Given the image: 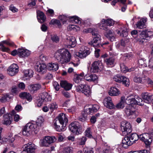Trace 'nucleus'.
<instances>
[{
  "instance_id": "f257e3e1",
  "label": "nucleus",
  "mask_w": 153,
  "mask_h": 153,
  "mask_svg": "<svg viewBox=\"0 0 153 153\" xmlns=\"http://www.w3.org/2000/svg\"><path fill=\"white\" fill-rule=\"evenodd\" d=\"M68 121L66 115L63 113H60L56 118V120L53 121L54 128L58 131H64L65 130Z\"/></svg>"
},
{
  "instance_id": "f03ea898",
  "label": "nucleus",
  "mask_w": 153,
  "mask_h": 153,
  "mask_svg": "<svg viewBox=\"0 0 153 153\" xmlns=\"http://www.w3.org/2000/svg\"><path fill=\"white\" fill-rule=\"evenodd\" d=\"M71 55L67 49L62 48L58 50L55 54V57L58 62L64 64L70 61Z\"/></svg>"
},
{
  "instance_id": "7ed1b4c3",
  "label": "nucleus",
  "mask_w": 153,
  "mask_h": 153,
  "mask_svg": "<svg viewBox=\"0 0 153 153\" xmlns=\"http://www.w3.org/2000/svg\"><path fill=\"white\" fill-rule=\"evenodd\" d=\"M39 127L35 121L29 123L22 129V133L23 135L25 136L29 135L32 131H34L36 134L39 131Z\"/></svg>"
},
{
  "instance_id": "20e7f679",
  "label": "nucleus",
  "mask_w": 153,
  "mask_h": 153,
  "mask_svg": "<svg viewBox=\"0 0 153 153\" xmlns=\"http://www.w3.org/2000/svg\"><path fill=\"white\" fill-rule=\"evenodd\" d=\"M153 36V32L147 30L146 29L141 31L137 38L136 40L139 44H142L144 42H147L148 37H151Z\"/></svg>"
},
{
  "instance_id": "39448f33",
  "label": "nucleus",
  "mask_w": 153,
  "mask_h": 153,
  "mask_svg": "<svg viewBox=\"0 0 153 153\" xmlns=\"http://www.w3.org/2000/svg\"><path fill=\"white\" fill-rule=\"evenodd\" d=\"M126 104H131L135 107L136 104L142 105L144 104V101L138 97H134L132 95L128 96L126 99L125 101Z\"/></svg>"
},
{
  "instance_id": "423d86ee",
  "label": "nucleus",
  "mask_w": 153,
  "mask_h": 153,
  "mask_svg": "<svg viewBox=\"0 0 153 153\" xmlns=\"http://www.w3.org/2000/svg\"><path fill=\"white\" fill-rule=\"evenodd\" d=\"M70 130L74 134L78 135L81 133L82 126L77 121H74L69 126Z\"/></svg>"
},
{
  "instance_id": "0eeeda50",
  "label": "nucleus",
  "mask_w": 153,
  "mask_h": 153,
  "mask_svg": "<svg viewBox=\"0 0 153 153\" xmlns=\"http://www.w3.org/2000/svg\"><path fill=\"white\" fill-rule=\"evenodd\" d=\"M56 140V138L55 136H45L40 140V144L42 146L48 147Z\"/></svg>"
},
{
  "instance_id": "6e6552de",
  "label": "nucleus",
  "mask_w": 153,
  "mask_h": 153,
  "mask_svg": "<svg viewBox=\"0 0 153 153\" xmlns=\"http://www.w3.org/2000/svg\"><path fill=\"white\" fill-rule=\"evenodd\" d=\"M127 105L125 109V112L126 115L129 118L134 117L133 115L136 112L135 107L131 104H127Z\"/></svg>"
},
{
  "instance_id": "1a4fd4ad",
  "label": "nucleus",
  "mask_w": 153,
  "mask_h": 153,
  "mask_svg": "<svg viewBox=\"0 0 153 153\" xmlns=\"http://www.w3.org/2000/svg\"><path fill=\"white\" fill-rule=\"evenodd\" d=\"M76 90L77 92H82L87 97L89 96L91 94L90 87L86 85H79L76 87Z\"/></svg>"
},
{
  "instance_id": "9d476101",
  "label": "nucleus",
  "mask_w": 153,
  "mask_h": 153,
  "mask_svg": "<svg viewBox=\"0 0 153 153\" xmlns=\"http://www.w3.org/2000/svg\"><path fill=\"white\" fill-rule=\"evenodd\" d=\"M51 97L46 92H43L40 94L39 99L37 100V105L41 106L44 102L50 101L51 100Z\"/></svg>"
},
{
  "instance_id": "9b49d317",
  "label": "nucleus",
  "mask_w": 153,
  "mask_h": 153,
  "mask_svg": "<svg viewBox=\"0 0 153 153\" xmlns=\"http://www.w3.org/2000/svg\"><path fill=\"white\" fill-rule=\"evenodd\" d=\"M99 108V106L97 104L87 105L84 107V112L88 114H92L97 112Z\"/></svg>"
},
{
  "instance_id": "f8f14e48",
  "label": "nucleus",
  "mask_w": 153,
  "mask_h": 153,
  "mask_svg": "<svg viewBox=\"0 0 153 153\" xmlns=\"http://www.w3.org/2000/svg\"><path fill=\"white\" fill-rule=\"evenodd\" d=\"M113 79L116 82L119 83L122 82L126 86H128L130 84L129 80L128 78L120 75L118 74L114 76Z\"/></svg>"
},
{
  "instance_id": "ddd939ff",
  "label": "nucleus",
  "mask_w": 153,
  "mask_h": 153,
  "mask_svg": "<svg viewBox=\"0 0 153 153\" xmlns=\"http://www.w3.org/2000/svg\"><path fill=\"white\" fill-rule=\"evenodd\" d=\"M92 35L94 36L93 40L88 43V44L93 46H97L99 45L101 43V36L98 34L97 31H92Z\"/></svg>"
},
{
  "instance_id": "4468645a",
  "label": "nucleus",
  "mask_w": 153,
  "mask_h": 153,
  "mask_svg": "<svg viewBox=\"0 0 153 153\" xmlns=\"http://www.w3.org/2000/svg\"><path fill=\"white\" fill-rule=\"evenodd\" d=\"M90 49L87 47L82 46L80 49V52L76 53V55L80 58H84L90 54Z\"/></svg>"
},
{
  "instance_id": "2eb2a0df",
  "label": "nucleus",
  "mask_w": 153,
  "mask_h": 153,
  "mask_svg": "<svg viewBox=\"0 0 153 153\" xmlns=\"http://www.w3.org/2000/svg\"><path fill=\"white\" fill-rule=\"evenodd\" d=\"M121 129L123 134L125 135L128 134L131 131V127L130 123L126 121H123L121 123Z\"/></svg>"
},
{
  "instance_id": "dca6fc26",
  "label": "nucleus",
  "mask_w": 153,
  "mask_h": 153,
  "mask_svg": "<svg viewBox=\"0 0 153 153\" xmlns=\"http://www.w3.org/2000/svg\"><path fill=\"white\" fill-rule=\"evenodd\" d=\"M140 140L144 142L146 147H149L152 141V138L149 134L145 133L140 135Z\"/></svg>"
},
{
  "instance_id": "f3484780",
  "label": "nucleus",
  "mask_w": 153,
  "mask_h": 153,
  "mask_svg": "<svg viewBox=\"0 0 153 153\" xmlns=\"http://www.w3.org/2000/svg\"><path fill=\"white\" fill-rule=\"evenodd\" d=\"M35 147L34 144L31 143L26 144L23 147V150L22 153H34Z\"/></svg>"
},
{
  "instance_id": "a211bd4d",
  "label": "nucleus",
  "mask_w": 153,
  "mask_h": 153,
  "mask_svg": "<svg viewBox=\"0 0 153 153\" xmlns=\"http://www.w3.org/2000/svg\"><path fill=\"white\" fill-rule=\"evenodd\" d=\"M103 67L102 63L100 61H95L92 64L91 70L93 73H96L99 70H101Z\"/></svg>"
},
{
  "instance_id": "6ab92c4d",
  "label": "nucleus",
  "mask_w": 153,
  "mask_h": 153,
  "mask_svg": "<svg viewBox=\"0 0 153 153\" xmlns=\"http://www.w3.org/2000/svg\"><path fill=\"white\" fill-rule=\"evenodd\" d=\"M18 71V66L16 64H13L9 67L7 72L10 75L12 76L16 74Z\"/></svg>"
},
{
  "instance_id": "aec40b11",
  "label": "nucleus",
  "mask_w": 153,
  "mask_h": 153,
  "mask_svg": "<svg viewBox=\"0 0 153 153\" xmlns=\"http://www.w3.org/2000/svg\"><path fill=\"white\" fill-rule=\"evenodd\" d=\"M141 95L144 102L148 104H150L152 102L153 95L148 92H144Z\"/></svg>"
},
{
  "instance_id": "412c9836",
  "label": "nucleus",
  "mask_w": 153,
  "mask_h": 153,
  "mask_svg": "<svg viewBox=\"0 0 153 153\" xmlns=\"http://www.w3.org/2000/svg\"><path fill=\"white\" fill-rule=\"evenodd\" d=\"M35 68L37 72L42 74L45 73L47 71V66L43 63L39 64L37 63Z\"/></svg>"
},
{
  "instance_id": "4be33fe9",
  "label": "nucleus",
  "mask_w": 153,
  "mask_h": 153,
  "mask_svg": "<svg viewBox=\"0 0 153 153\" xmlns=\"http://www.w3.org/2000/svg\"><path fill=\"white\" fill-rule=\"evenodd\" d=\"M4 44L10 46H13L14 43L13 42L7 40L1 42L0 43V48L3 51H8L10 50L9 48L5 46Z\"/></svg>"
},
{
  "instance_id": "5701e85b",
  "label": "nucleus",
  "mask_w": 153,
  "mask_h": 153,
  "mask_svg": "<svg viewBox=\"0 0 153 153\" xmlns=\"http://www.w3.org/2000/svg\"><path fill=\"white\" fill-rule=\"evenodd\" d=\"M103 103L105 106L109 109H112L114 107L110 97H108L105 98L103 101Z\"/></svg>"
},
{
  "instance_id": "b1692460",
  "label": "nucleus",
  "mask_w": 153,
  "mask_h": 153,
  "mask_svg": "<svg viewBox=\"0 0 153 153\" xmlns=\"http://www.w3.org/2000/svg\"><path fill=\"white\" fill-rule=\"evenodd\" d=\"M147 19L146 18H143L138 20L135 24L137 28L142 29L146 27V22Z\"/></svg>"
},
{
  "instance_id": "393cba45",
  "label": "nucleus",
  "mask_w": 153,
  "mask_h": 153,
  "mask_svg": "<svg viewBox=\"0 0 153 153\" xmlns=\"http://www.w3.org/2000/svg\"><path fill=\"white\" fill-rule=\"evenodd\" d=\"M66 42L67 46L69 48L74 47L76 45V39L74 37H68L67 38Z\"/></svg>"
},
{
  "instance_id": "a878e982",
  "label": "nucleus",
  "mask_w": 153,
  "mask_h": 153,
  "mask_svg": "<svg viewBox=\"0 0 153 153\" xmlns=\"http://www.w3.org/2000/svg\"><path fill=\"white\" fill-rule=\"evenodd\" d=\"M133 141L131 140L129 137H125L122 140L123 147L125 148H127L133 144Z\"/></svg>"
},
{
  "instance_id": "bb28decb",
  "label": "nucleus",
  "mask_w": 153,
  "mask_h": 153,
  "mask_svg": "<svg viewBox=\"0 0 153 153\" xmlns=\"http://www.w3.org/2000/svg\"><path fill=\"white\" fill-rule=\"evenodd\" d=\"M117 33L118 35L123 37H126L128 35L127 29L124 25H122L119 28Z\"/></svg>"
},
{
  "instance_id": "cd10ccee",
  "label": "nucleus",
  "mask_w": 153,
  "mask_h": 153,
  "mask_svg": "<svg viewBox=\"0 0 153 153\" xmlns=\"http://www.w3.org/2000/svg\"><path fill=\"white\" fill-rule=\"evenodd\" d=\"M146 76L139 75L135 76L133 79L134 82L138 83L144 84L145 83Z\"/></svg>"
},
{
  "instance_id": "c85d7f7f",
  "label": "nucleus",
  "mask_w": 153,
  "mask_h": 153,
  "mask_svg": "<svg viewBox=\"0 0 153 153\" xmlns=\"http://www.w3.org/2000/svg\"><path fill=\"white\" fill-rule=\"evenodd\" d=\"M18 52L19 56L22 57H27L30 54V51L28 50L23 48L18 49Z\"/></svg>"
},
{
  "instance_id": "c756f323",
  "label": "nucleus",
  "mask_w": 153,
  "mask_h": 153,
  "mask_svg": "<svg viewBox=\"0 0 153 153\" xmlns=\"http://www.w3.org/2000/svg\"><path fill=\"white\" fill-rule=\"evenodd\" d=\"M84 78L87 81L90 82L95 81L97 79V76L96 75L91 74H85Z\"/></svg>"
},
{
  "instance_id": "7c9ffc66",
  "label": "nucleus",
  "mask_w": 153,
  "mask_h": 153,
  "mask_svg": "<svg viewBox=\"0 0 153 153\" xmlns=\"http://www.w3.org/2000/svg\"><path fill=\"white\" fill-rule=\"evenodd\" d=\"M105 36L111 41L113 42L115 39L114 34L113 32L111 30H107L105 34Z\"/></svg>"
},
{
  "instance_id": "2f4dec72",
  "label": "nucleus",
  "mask_w": 153,
  "mask_h": 153,
  "mask_svg": "<svg viewBox=\"0 0 153 153\" xmlns=\"http://www.w3.org/2000/svg\"><path fill=\"white\" fill-rule=\"evenodd\" d=\"M19 96L22 99H26L29 102L31 101L32 99V97L30 94L26 92L20 93Z\"/></svg>"
},
{
  "instance_id": "473e14b6",
  "label": "nucleus",
  "mask_w": 153,
  "mask_h": 153,
  "mask_svg": "<svg viewBox=\"0 0 153 153\" xmlns=\"http://www.w3.org/2000/svg\"><path fill=\"white\" fill-rule=\"evenodd\" d=\"M115 58L112 57L105 59L104 61L106 64L109 67H113L115 64Z\"/></svg>"
},
{
  "instance_id": "72a5a7b5",
  "label": "nucleus",
  "mask_w": 153,
  "mask_h": 153,
  "mask_svg": "<svg viewBox=\"0 0 153 153\" xmlns=\"http://www.w3.org/2000/svg\"><path fill=\"white\" fill-rule=\"evenodd\" d=\"M42 88L41 85L39 83L35 84L30 85L29 86V89L32 92H34L37 91Z\"/></svg>"
},
{
  "instance_id": "f704fd0d",
  "label": "nucleus",
  "mask_w": 153,
  "mask_h": 153,
  "mask_svg": "<svg viewBox=\"0 0 153 153\" xmlns=\"http://www.w3.org/2000/svg\"><path fill=\"white\" fill-rule=\"evenodd\" d=\"M62 87L64 88L66 90H69L72 87V84L68 83L65 81H62L60 82Z\"/></svg>"
},
{
  "instance_id": "c9c22d12",
  "label": "nucleus",
  "mask_w": 153,
  "mask_h": 153,
  "mask_svg": "<svg viewBox=\"0 0 153 153\" xmlns=\"http://www.w3.org/2000/svg\"><path fill=\"white\" fill-rule=\"evenodd\" d=\"M37 17L38 21L41 23L43 22L46 19V16L44 13L41 11L37 12Z\"/></svg>"
},
{
  "instance_id": "e433bc0d",
  "label": "nucleus",
  "mask_w": 153,
  "mask_h": 153,
  "mask_svg": "<svg viewBox=\"0 0 153 153\" xmlns=\"http://www.w3.org/2000/svg\"><path fill=\"white\" fill-rule=\"evenodd\" d=\"M109 95L111 96H117L120 94V91L117 88L112 87L108 92Z\"/></svg>"
},
{
  "instance_id": "4c0bfd02",
  "label": "nucleus",
  "mask_w": 153,
  "mask_h": 153,
  "mask_svg": "<svg viewBox=\"0 0 153 153\" xmlns=\"http://www.w3.org/2000/svg\"><path fill=\"white\" fill-rule=\"evenodd\" d=\"M48 69L53 71H56L59 68V67L57 63H49L48 65Z\"/></svg>"
},
{
  "instance_id": "58836bf2",
  "label": "nucleus",
  "mask_w": 153,
  "mask_h": 153,
  "mask_svg": "<svg viewBox=\"0 0 153 153\" xmlns=\"http://www.w3.org/2000/svg\"><path fill=\"white\" fill-rule=\"evenodd\" d=\"M124 96H122L121 98L120 101L117 103L116 105V107L117 108H122L124 107V103L125 102L126 100Z\"/></svg>"
},
{
  "instance_id": "ea45409f",
  "label": "nucleus",
  "mask_w": 153,
  "mask_h": 153,
  "mask_svg": "<svg viewBox=\"0 0 153 153\" xmlns=\"http://www.w3.org/2000/svg\"><path fill=\"white\" fill-rule=\"evenodd\" d=\"M146 60H144L143 59H138L137 64L138 67L140 68H144V67L147 66Z\"/></svg>"
},
{
  "instance_id": "a19ab883",
  "label": "nucleus",
  "mask_w": 153,
  "mask_h": 153,
  "mask_svg": "<svg viewBox=\"0 0 153 153\" xmlns=\"http://www.w3.org/2000/svg\"><path fill=\"white\" fill-rule=\"evenodd\" d=\"M69 19L70 21L76 24H80L81 22L80 19L76 16H70Z\"/></svg>"
},
{
  "instance_id": "79ce46f5",
  "label": "nucleus",
  "mask_w": 153,
  "mask_h": 153,
  "mask_svg": "<svg viewBox=\"0 0 153 153\" xmlns=\"http://www.w3.org/2000/svg\"><path fill=\"white\" fill-rule=\"evenodd\" d=\"M120 68L122 72L124 73H126L128 71L131 72L133 71L134 70V68L128 69L127 67L126 66L123 64H120Z\"/></svg>"
},
{
  "instance_id": "37998d69",
  "label": "nucleus",
  "mask_w": 153,
  "mask_h": 153,
  "mask_svg": "<svg viewBox=\"0 0 153 153\" xmlns=\"http://www.w3.org/2000/svg\"><path fill=\"white\" fill-rule=\"evenodd\" d=\"M129 137L131 140L132 141H133V143H135L136 141H137L139 139H140V135L138 136V135L136 133L132 134Z\"/></svg>"
},
{
  "instance_id": "c03bdc74",
  "label": "nucleus",
  "mask_w": 153,
  "mask_h": 153,
  "mask_svg": "<svg viewBox=\"0 0 153 153\" xmlns=\"http://www.w3.org/2000/svg\"><path fill=\"white\" fill-rule=\"evenodd\" d=\"M33 72L32 70H25L24 71V75L26 77L30 78L32 77Z\"/></svg>"
},
{
  "instance_id": "a18cd8bd",
  "label": "nucleus",
  "mask_w": 153,
  "mask_h": 153,
  "mask_svg": "<svg viewBox=\"0 0 153 153\" xmlns=\"http://www.w3.org/2000/svg\"><path fill=\"white\" fill-rule=\"evenodd\" d=\"M73 149V148L71 147H65L60 153H72Z\"/></svg>"
},
{
  "instance_id": "49530a36",
  "label": "nucleus",
  "mask_w": 153,
  "mask_h": 153,
  "mask_svg": "<svg viewBox=\"0 0 153 153\" xmlns=\"http://www.w3.org/2000/svg\"><path fill=\"white\" fill-rule=\"evenodd\" d=\"M44 121V119L41 116H39L37 119V120L36 122L40 127L42 125V124Z\"/></svg>"
},
{
  "instance_id": "de8ad7c7",
  "label": "nucleus",
  "mask_w": 153,
  "mask_h": 153,
  "mask_svg": "<svg viewBox=\"0 0 153 153\" xmlns=\"http://www.w3.org/2000/svg\"><path fill=\"white\" fill-rule=\"evenodd\" d=\"M91 130L90 128H88L87 129L85 132V136L89 138L92 137V132L91 131Z\"/></svg>"
},
{
  "instance_id": "09e8293b",
  "label": "nucleus",
  "mask_w": 153,
  "mask_h": 153,
  "mask_svg": "<svg viewBox=\"0 0 153 153\" xmlns=\"http://www.w3.org/2000/svg\"><path fill=\"white\" fill-rule=\"evenodd\" d=\"M106 23V20L104 19H102L100 24H99V27L100 29L105 30L106 29V27H104L105 25V23Z\"/></svg>"
},
{
  "instance_id": "8fccbe9b",
  "label": "nucleus",
  "mask_w": 153,
  "mask_h": 153,
  "mask_svg": "<svg viewBox=\"0 0 153 153\" xmlns=\"http://www.w3.org/2000/svg\"><path fill=\"white\" fill-rule=\"evenodd\" d=\"M51 39L53 42L56 43L58 42L59 41L58 37L55 34H53L51 35Z\"/></svg>"
},
{
  "instance_id": "3c124183",
  "label": "nucleus",
  "mask_w": 153,
  "mask_h": 153,
  "mask_svg": "<svg viewBox=\"0 0 153 153\" xmlns=\"http://www.w3.org/2000/svg\"><path fill=\"white\" fill-rule=\"evenodd\" d=\"M59 19L63 22V24H64V23H65L66 22L68 19H69L70 16L67 17L64 15H60L59 16Z\"/></svg>"
},
{
  "instance_id": "603ef678",
  "label": "nucleus",
  "mask_w": 153,
  "mask_h": 153,
  "mask_svg": "<svg viewBox=\"0 0 153 153\" xmlns=\"http://www.w3.org/2000/svg\"><path fill=\"white\" fill-rule=\"evenodd\" d=\"M146 82L149 85V86L151 87H153V81L150 78L146 77Z\"/></svg>"
},
{
  "instance_id": "864d4df0",
  "label": "nucleus",
  "mask_w": 153,
  "mask_h": 153,
  "mask_svg": "<svg viewBox=\"0 0 153 153\" xmlns=\"http://www.w3.org/2000/svg\"><path fill=\"white\" fill-rule=\"evenodd\" d=\"M9 99V97L7 95H3L2 96L0 97V101L1 102H6Z\"/></svg>"
},
{
  "instance_id": "5fc2aeb1",
  "label": "nucleus",
  "mask_w": 153,
  "mask_h": 153,
  "mask_svg": "<svg viewBox=\"0 0 153 153\" xmlns=\"http://www.w3.org/2000/svg\"><path fill=\"white\" fill-rule=\"evenodd\" d=\"M58 105L55 102L52 103L49 106V108L51 110H53L58 108Z\"/></svg>"
},
{
  "instance_id": "6e6d98bb",
  "label": "nucleus",
  "mask_w": 153,
  "mask_h": 153,
  "mask_svg": "<svg viewBox=\"0 0 153 153\" xmlns=\"http://www.w3.org/2000/svg\"><path fill=\"white\" fill-rule=\"evenodd\" d=\"M10 120V121H12L13 120V117H12L11 114H7L4 116V120Z\"/></svg>"
},
{
  "instance_id": "4d7b16f0",
  "label": "nucleus",
  "mask_w": 153,
  "mask_h": 153,
  "mask_svg": "<svg viewBox=\"0 0 153 153\" xmlns=\"http://www.w3.org/2000/svg\"><path fill=\"white\" fill-rule=\"evenodd\" d=\"M83 151L84 153H94L93 149L85 147L83 149Z\"/></svg>"
},
{
  "instance_id": "13d9d810",
  "label": "nucleus",
  "mask_w": 153,
  "mask_h": 153,
  "mask_svg": "<svg viewBox=\"0 0 153 153\" xmlns=\"http://www.w3.org/2000/svg\"><path fill=\"white\" fill-rule=\"evenodd\" d=\"M87 116L85 114H83L78 117V120L82 122H84L87 120Z\"/></svg>"
},
{
  "instance_id": "bf43d9fd",
  "label": "nucleus",
  "mask_w": 153,
  "mask_h": 153,
  "mask_svg": "<svg viewBox=\"0 0 153 153\" xmlns=\"http://www.w3.org/2000/svg\"><path fill=\"white\" fill-rule=\"evenodd\" d=\"M106 23L109 26H112L114 24V21L111 19H108L106 20Z\"/></svg>"
},
{
  "instance_id": "052dcab7",
  "label": "nucleus",
  "mask_w": 153,
  "mask_h": 153,
  "mask_svg": "<svg viewBox=\"0 0 153 153\" xmlns=\"http://www.w3.org/2000/svg\"><path fill=\"white\" fill-rule=\"evenodd\" d=\"M53 86L54 88L56 91H58L59 90L60 88V86L57 82H54L53 83Z\"/></svg>"
},
{
  "instance_id": "680f3d73",
  "label": "nucleus",
  "mask_w": 153,
  "mask_h": 153,
  "mask_svg": "<svg viewBox=\"0 0 153 153\" xmlns=\"http://www.w3.org/2000/svg\"><path fill=\"white\" fill-rule=\"evenodd\" d=\"M9 9L14 13L18 11V9L16 8L13 4H11L10 6Z\"/></svg>"
},
{
  "instance_id": "e2e57ef3",
  "label": "nucleus",
  "mask_w": 153,
  "mask_h": 153,
  "mask_svg": "<svg viewBox=\"0 0 153 153\" xmlns=\"http://www.w3.org/2000/svg\"><path fill=\"white\" fill-rule=\"evenodd\" d=\"M148 65L150 68H153V56L149 60Z\"/></svg>"
},
{
  "instance_id": "0e129e2a",
  "label": "nucleus",
  "mask_w": 153,
  "mask_h": 153,
  "mask_svg": "<svg viewBox=\"0 0 153 153\" xmlns=\"http://www.w3.org/2000/svg\"><path fill=\"white\" fill-rule=\"evenodd\" d=\"M53 75L50 73H48L45 76V79L46 80H51L53 79Z\"/></svg>"
},
{
  "instance_id": "69168bd1",
  "label": "nucleus",
  "mask_w": 153,
  "mask_h": 153,
  "mask_svg": "<svg viewBox=\"0 0 153 153\" xmlns=\"http://www.w3.org/2000/svg\"><path fill=\"white\" fill-rule=\"evenodd\" d=\"M47 13L49 16H52L54 15V12L53 10L51 9H48L47 11Z\"/></svg>"
},
{
  "instance_id": "338daca9",
  "label": "nucleus",
  "mask_w": 153,
  "mask_h": 153,
  "mask_svg": "<svg viewBox=\"0 0 153 153\" xmlns=\"http://www.w3.org/2000/svg\"><path fill=\"white\" fill-rule=\"evenodd\" d=\"M76 110V108L75 106H73L68 109V111L69 113L72 114L75 112Z\"/></svg>"
},
{
  "instance_id": "774afa93",
  "label": "nucleus",
  "mask_w": 153,
  "mask_h": 153,
  "mask_svg": "<svg viewBox=\"0 0 153 153\" xmlns=\"http://www.w3.org/2000/svg\"><path fill=\"white\" fill-rule=\"evenodd\" d=\"M51 23L53 24H56L58 25H61L59 21L57 19L52 20L51 21Z\"/></svg>"
}]
</instances>
